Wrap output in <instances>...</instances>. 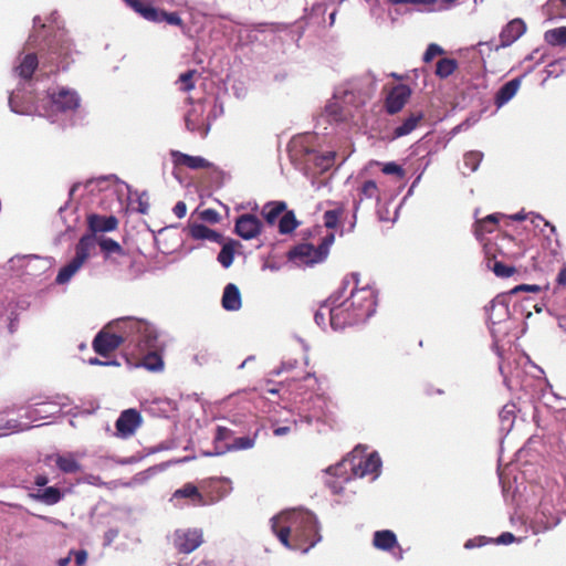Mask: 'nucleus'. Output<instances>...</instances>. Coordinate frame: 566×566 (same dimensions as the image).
Listing matches in <instances>:
<instances>
[{
  "mask_svg": "<svg viewBox=\"0 0 566 566\" xmlns=\"http://www.w3.org/2000/svg\"><path fill=\"white\" fill-rule=\"evenodd\" d=\"M353 284L349 296L334 304L331 298L321 304L329 308V325L334 331H344L347 326L364 323L375 312L377 291L368 281H363L357 273L348 274L343 281V287Z\"/></svg>",
  "mask_w": 566,
  "mask_h": 566,
  "instance_id": "obj_1",
  "label": "nucleus"
},
{
  "mask_svg": "<svg viewBox=\"0 0 566 566\" xmlns=\"http://www.w3.org/2000/svg\"><path fill=\"white\" fill-rule=\"evenodd\" d=\"M81 98L75 90L56 86L48 91L46 97L39 104L30 96L24 101L21 90L12 91L9 96V106L12 112L20 115H39L48 117L52 123L57 120L60 114H69L80 106Z\"/></svg>",
  "mask_w": 566,
  "mask_h": 566,
  "instance_id": "obj_2",
  "label": "nucleus"
},
{
  "mask_svg": "<svg viewBox=\"0 0 566 566\" xmlns=\"http://www.w3.org/2000/svg\"><path fill=\"white\" fill-rule=\"evenodd\" d=\"M272 531L289 548L308 552L317 542V526L314 514L305 511L281 513L272 518Z\"/></svg>",
  "mask_w": 566,
  "mask_h": 566,
  "instance_id": "obj_3",
  "label": "nucleus"
},
{
  "mask_svg": "<svg viewBox=\"0 0 566 566\" xmlns=\"http://www.w3.org/2000/svg\"><path fill=\"white\" fill-rule=\"evenodd\" d=\"M366 449L358 446L347 457L334 467L326 470L329 476L326 485L332 493L343 492L345 484L353 478H363L376 473L381 467V460L377 452L365 455Z\"/></svg>",
  "mask_w": 566,
  "mask_h": 566,
  "instance_id": "obj_4",
  "label": "nucleus"
},
{
  "mask_svg": "<svg viewBox=\"0 0 566 566\" xmlns=\"http://www.w3.org/2000/svg\"><path fill=\"white\" fill-rule=\"evenodd\" d=\"M130 331H136V354L140 356V365L150 371L161 370L164 360L155 328L143 319H128L124 322Z\"/></svg>",
  "mask_w": 566,
  "mask_h": 566,
  "instance_id": "obj_5",
  "label": "nucleus"
},
{
  "mask_svg": "<svg viewBox=\"0 0 566 566\" xmlns=\"http://www.w3.org/2000/svg\"><path fill=\"white\" fill-rule=\"evenodd\" d=\"M128 319L134 318L126 317L116 322V327L118 331H122V334L108 333L104 329L97 333L92 344L94 352L103 357H108L125 342L134 344L136 338V331H130L129 327L124 324V322Z\"/></svg>",
  "mask_w": 566,
  "mask_h": 566,
  "instance_id": "obj_6",
  "label": "nucleus"
},
{
  "mask_svg": "<svg viewBox=\"0 0 566 566\" xmlns=\"http://www.w3.org/2000/svg\"><path fill=\"white\" fill-rule=\"evenodd\" d=\"M96 240L93 235H83L75 245V255L62 266L55 277L57 284L67 283L88 260L91 252L95 249Z\"/></svg>",
  "mask_w": 566,
  "mask_h": 566,
  "instance_id": "obj_7",
  "label": "nucleus"
},
{
  "mask_svg": "<svg viewBox=\"0 0 566 566\" xmlns=\"http://www.w3.org/2000/svg\"><path fill=\"white\" fill-rule=\"evenodd\" d=\"M346 218V208L343 203H336L331 210L324 213V226L327 234L321 240V262L328 256V247L334 242L335 235L343 234V220Z\"/></svg>",
  "mask_w": 566,
  "mask_h": 566,
  "instance_id": "obj_8",
  "label": "nucleus"
},
{
  "mask_svg": "<svg viewBox=\"0 0 566 566\" xmlns=\"http://www.w3.org/2000/svg\"><path fill=\"white\" fill-rule=\"evenodd\" d=\"M75 53L67 34L60 31L50 40L48 62L56 64L57 69L66 70Z\"/></svg>",
  "mask_w": 566,
  "mask_h": 566,
  "instance_id": "obj_9",
  "label": "nucleus"
},
{
  "mask_svg": "<svg viewBox=\"0 0 566 566\" xmlns=\"http://www.w3.org/2000/svg\"><path fill=\"white\" fill-rule=\"evenodd\" d=\"M38 66V56L34 53H28L23 56H19L13 67V75L20 78V84L14 91L21 90L24 101L33 96L32 75Z\"/></svg>",
  "mask_w": 566,
  "mask_h": 566,
  "instance_id": "obj_10",
  "label": "nucleus"
},
{
  "mask_svg": "<svg viewBox=\"0 0 566 566\" xmlns=\"http://www.w3.org/2000/svg\"><path fill=\"white\" fill-rule=\"evenodd\" d=\"M411 96V90L406 84L394 86L388 93L385 101V108L389 114L398 113Z\"/></svg>",
  "mask_w": 566,
  "mask_h": 566,
  "instance_id": "obj_11",
  "label": "nucleus"
},
{
  "mask_svg": "<svg viewBox=\"0 0 566 566\" xmlns=\"http://www.w3.org/2000/svg\"><path fill=\"white\" fill-rule=\"evenodd\" d=\"M140 423V413L135 409H127L120 413L116 420L115 427L120 437L127 438L135 433Z\"/></svg>",
  "mask_w": 566,
  "mask_h": 566,
  "instance_id": "obj_12",
  "label": "nucleus"
},
{
  "mask_svg": "<svg viewBox=\"0 0 566 566\" xmlns=\"http://www.w3.org/2000/svg\"><path fill=\"white\" fill-rule=\"evenodd\" d=\"M261 228L262 223L254 214H242L235 221V232L244 240H250L259 235Z\"/></svg>",
  "mask_w": 566,
  "mask_h": 566,
  "instance_id": "obj_13",
  "label": "nucleus"
},
{
  "mask_svg": "<svg viewBox=\"0 0 566 566\" xmlns=\"http://www.w3.org/2000/svg\"><path fill=\"white\" fill-rule=\"evenodd\" d=\"M170 157L176 167H186L192 170L210 169L213 167V164L205 157L187 155L179 150H171Z\"/></svg>",
  "mask_w": 566,
  "mask_h": 566,
  "instance_id": "obj_14",
  "label": "nucleus"
},
{
  "mask_svg": "<svg viewBox=\"0 0 566 566\" xmlns=\"http://www.w3.org/2000/svg\"><path fill=\"white\" fill-rule=\"evenodd\" d=\"M202 543V534L197 530L176 533L175 546L181 554H190Z\"/></svg>",
  "mask_w": 566,
  "mask_h": 566,
  "instance_id": "obj_15",
  "label": "nucleus"
},
{
  "mask_svg": "<svg viewBox=\"0 0 566 566\" xmlns=\"http://www.w3.org/2000/svg\"><path fill=\"white\" fill-rule=\"evenodd\" d=\"M289 259L297 265L314 264L318 261V249L310 243H301L290 250Z\"/></svg>",
  "mask_w": 566,
  "mask_h": 566,
  "instance_id": "obj_16",
  "label": "nucleus"
},
{
  "mask_svg": "<svg viewBox=\"0 0 566 566\" xmlns=\"http://www.w3.org/2000/svg\"><path fill=\"white\" fill-rule=\"evenodd\" d=\"M509 297L510 293L500 294L485 307L489 319L493 324L501 323L510 317Z\"/></svg>",
  "mask_w": 566,
  "mask_h": 566,
  "instance_id": "obj_17",
  "label": "nucleus"
},
{
  "mask_svg": "<svg viewBox=\"0 0 566 566\" xmlns=\"http://www.w3.org/2000/svg\"><path fill=\"white\" fill-rule=\"evenodd\" d=\"M527 30V25L522 18L511 20L500 33L501 46L506 48L518 40Z\"/></svg>",
  "mask_w": 566,
  "mask_h": 566,
  "instance_id": "obj_18",
  "label": "nucleus"
},
{
  "mask_svg": "<svg viewBox=\"0 0 566 566\" xmlns=\"http://www.w3.org/2000/svg\"><path fill=\"white\" fill-rule=\"evenodd\" d=\"M222 496L219 495L218 497L211 499V502L219 500ZM180 499H188L190 500V503L193 506H205L210 503L198 490V488L191 483L188 482L184 484L180 489H177L172 494V500H180Z\"/></svg>",
  "mask_w": 566,
  "mask_h": 566,
  "instance_id": "obj_19",
  "label": "nucleus"
},
{
  "mask_svg": "<svg viewBox=\"0 0 566 566\" xmlns=\"http://www.w3.org/2000/svg\"><path fill=\"white\" fill-rule=\"evenodd\" d=\"M87 226L94 237V233L97 232H109L114 231L118 227V220L114 216H101V214H90L87 217Z\"/></svg>",
  "mask_w": 566,
  "mask_h": 566,
  "instance_id": "obj_20",
  "label": "nucleus"
},
{
  "mask_svg": "<svg viewBox=\"0 0 566 566\" xmlns=\"http://www.w3.org/2000/svg\"><path fill=\"white\" fill-rule=\"evenodd\" d=\"M145 19L151 22L160 23L166 22L170 25H181L182 20L177 12H166L155 7L145 10Z\"/></svg>",
  "mask_w": 566,
  "mask_h": 566,
  "instance_id": "obj_21",
  "label": "nucleus"
},
{
  "mask_svg": "<svg viewBox=\"0 0 566 566\" xmlns=\"http://www.w3.org/2000/svg\"><path fill=\"white\" fill-rule=\"evenodd\" d=\"M221 304L227 311H238L241 308V293L235 284L229 283L226 285Z\"/></svg>",
  "mask_w": 566,
  "mask_h": 566,
  "instance_id": "obj_22",
  "label": "nucleus"
},
{
  "mask_svg": "<svg viewBox=\"0 0 566 566\" xmlns=\"http://www.w3.org/2000/svg\"><path fill=\"white\" fill-rule=\"evenodd\" d=\"M520 86V78H513L505 83L503 86H501L500 90L495 93L494 97V104L496 105V107H502L503 105L507 104L509 101H512L516 92L518 91Z\"/></svg>",
  "mask_w": 566,
  "mask_h": 566,
  "instance_id": "obj_23",
  "label": "nucleus"
},
{
  "mask_svg": "<svg viewBox=\"0 0 566 566\" xmlns=\"http://www.w3.org/2000/svg\"><path fill=\"white\" fill-rule=\"evenodd\" d=\"M500 214H490L483 219H479L473 224V233L475 238L482 241L488 233H493L497 228Z\"/></svg>",
  "mask_w": 566,
  "mask_h": 566,
  "instance_id": "obj_24",
  "label": "nucleus"
},
{
  "mask_svg": "<svg viewBox=\"0 0 566 566\" xmlns=\"http://www.w3.org/2000/svg\"><path fill=\"white\" fill-rule=\"evenodd\" d=\"M373 545L381 551H390L399 546L397 535L390 530L376 531L373 536Z\"/></svg>",
  "mask_w": 566,
  "mask_h": 566,
  "instance_id": "obj_25",
  "label": "nucleus"
},
{
  "mask_svg": "<svg viewBox=\"0 0 566 566\" xmlns=\"http://www.w3.org/2000/svg\"><path fill=\"white\" fill-rule=\"evenodd\" d=\"M189 235L195 240H209L212 242H220L222 240L220 233L201 223L190 224Z\"/></svg>",
  "mask_w": 566,
  "mask_h": 566,
  "instance_id": "obj_26",
  "label": "nucleus"
},
{
  "mask_svg": "<svg viewBox=\"0 0 566 566\" xmlns=\"http://www.w3.org/2000/svg\"><path fill=\"white\" fill-rule=\"evenodd\" d=\"M30 496L46 505H54L63 499V493L59 488L49 486L43 490H39L36 493L30 494Z\"/></svg>",
  "mask_w": 566,
  "mask_h": 566,
  "instance_id": "obj_27",
  "label": "nucleus"
},
{
  "mask_svg": "<svg viewBox=\"0 0 566 566\" xmlns=\"http://www.w3.org/2000/svg\"><path fill=\"white\" fill-rule=\"evenodd\" d=\"M255 438L252 437H239L233 440L231 444L224 446L222 450L213 451V452H206V455H220L226 453L227 451H238V450H247L254 447Z\"/></svg>",
  "mask_w": 566,
  "mask_h": 566,
  "instance_id": "obj_28",
  "label": "nucleus"
},
{
  "mask_svg": "<svg viewBox=\"0 0 566 566\" xmlns=\"http://www.w3.org/2000/svg\"><path fill=\"white\" fill-rule=\"evenodd\" d=\"M286 210V203L284 201H272L268 202L262 209V216L269 224H274L277 218L283 214Z\"/></svg>",
  "mask_w": 566,
  "mask_h": 566,
  "instance_id": "obj_29",
  "label": "nucleus"
},
{
  "mask_svg": "<svg viewBox=\"0 0 566 566\" xmlns=\"http://www.w3.org/2000/svg\"><path fill=\"white\" fill-rule=\"evenodd\" d=\"M55 464L60 471L66 474L76 473L81 471V464L77 462L73 453H67L63 455L57 454L55 458Z\"/></svg>",
  "mask_w": 566,
  "mask_h": 566,
  "instance_id": "obj_30",
  "label": "nucleus"
},
{
  "mask_svg": "<svg viewBox=\"0 0 566 566\" xmlns=\"http://www.w3.org/2000/svg\"><path fill=\"white\" fill-rule=\"evenodd\" d=\"M423 119L421 112L411 113L402 124L395 129V137H403L406 134H410L418 124Z\"/></svg>",
  "mask_w": 566,
  "mask_h": 566,
  "instance_id": "obj_31",
  "label": "nucleus"
},
{
  "mask_svg": "<svg viewBox=\"0 0 566 566\" xmlns=\"http://www.w3.org/2000/svg\"><path fill=\"white\" fill-rule=\"evenodd\" d=\"M545 41L552 46L566 45V27L554 28L545 31Z\"/></svg>",
  "mask_w": 566,
  "mask_h": 566,
  "instance_id": "obj_32",
  "label": "nucleus"
},
{
  "mask_svg": "<svg viewBox=\"0 0 566 566\" xmlns=\"http://www.w3.org/2000/svg\"><path fill=\"white\" fill-rule=\"evenodd\" d=\"M359 200L364 199H380V190L374 180H365L358 188Z\"/></svg>",
  "mask_w": 566,
  "mask_h": 566,
  "instance_id": "obj_33",
  "label": "nucleus"
},
{
  "mask_svg": "<svg viewBox=\"0 0 566 566\" xmlns=\"http://www.w3.org/2000/svg\"><path fill=\"white\" fill-rule=\"evenodd\" d=\"M488 268L491 269L497 277H511L514 273H516V270L513 268V265L505 264L502 261L495 260L494 258L489 259Z\"/></svg>",
  "mask_w": 566,
  "mask_h": 566,
  "instance_id": "obj_34",
  "label": "nucleus"
},
{
  "mask_svg": "<svg viewBox=\"0 0 566 566\" xmlns=\"http://www.w3.org/2000/svg\"><path fill=\"white\" fill-rule=\"evenodd\" d=\"M298 226V222L295 218V214L293 211H286L282 214L280 221H279V231L282 234H287L293 232L296 227Z\"/></svg>",
  "mask_w": 566,
  "mask_h": 566,
  "instance_id": "obj_35",
  "label": "nucleus"
},
{
  "mask_svg": "<svg viewBox=\"0 0 566 566\" xmlns=\"http://www.w3.org/2000/svg\"><path fill=\"white\" fill-rule=\"evenodd\" d=\"M458 67L457 60L454 59H441L437 64V76L439 78H447V76H451L452 73L455 72Z\"/></svg>",
  "mask_w": 566,
  "mask_h": 566,
  "instance_id": "obj_36",
  "label": "nucleus"
},
{
  "mask_svg": "<svg viewBox=\"0 0 566 566\" xmlns=\"http://www.w3.org/2000/svg\"><path fill=\"white\" fill-rule=\"evenodd\" d=\"M203 112V104L202 103H198L196 104L192 109H190L188 112V114L186 115V124H187V127L189 129H195L196 126L199 124L200 119V115L202 114Z\"/></svg>",
  "mask_w": 566,
  "mask_h": 566,
  "instance_id": "obj_37",
  "label": "nucleus"
},
{
  "mask_svg": "<svg viewBox=\"0 0 566 566\" xmlns=\"http://www.w3.org/2000/svg\"><path fill=\"white\" fill-rule=\"evenodd\" d=\"M289 145L291 146L289 148V151L291 155H293V153H304V155L306 157H308V159L304 160L305 164L313 161V164L316 166V159L318 158V156L315 154L314 150L308 149L306 144L298 143V144H289Z\"/></svg>",
  "mask_w": 566,
  "mask_h": 566,
  "instance_id": "obj_38",
  "label": "nucleus"
},
{
  "mask_svg": "<svg viewBox=\"0 0 566 566\" xmlns=\"http://www.w3.org/2000/svg\"><path fill=\"white\" fill-rule=\"evenodd\" d=\"M98 244H99L101 249L107 254H111V253L124 254V250L120 247V244L111 238H102L98 241Z\"/></svg>",
  "mask_w": 566,
  "mask_h": 566,
  "instance_id": "obj_39",
  "label": "nucleus"
},
{
  "mask_svg": "<svg viewBox=\"0 0 566 566\" xmlns=\"http://www.w3.org/2000/svg\"><path fill=\"white\" fill-rule=\"evenodd\" d=\"M482 158L483 155L479 153V150H470L464 155L463 164L470 171H474L480 165Z\"/></svg>",
  "mask_w": 566,
  "mask_h": 566,
  "instance_id": "obj_40",
  "label": "nucleus"
},
{
  "mask_svg": "<svg viewBox=\"0 0 566 566\" xmlns=\"http://www.w3.org/2000/svg\"><path fill=\"white\" fill-rule=\"evenodd\" d=\"M234 259V251L230 244H224L218 254V261L223 268H229Z\"/></svg>",
  "mask_w": 566,
  "mask_h": 566,
  "instance_id": "obj_41",
  "label": "nucleus"
},
{
  "mask_svg": "<svg viewBox=\"0 0 566 566\" xmlns=\"http://www.w3.org/2000/svg\"><path fill=\"white\" fill-rule=\"evenodd\" d=\"M232 434V431L226 427H218L214 436V451L222 450L224 447H220V443L227 439H229Z\"/></svg>",
  "mask_w": 566,
  "mask_h": 566,
  "instance_id": "obj_42",
  "label": "nucleus"
},
{
  "mask_svg": "<svg viewBox=\"0 0 566 566\" xmlns=\"http://www.w3.org/2000/svg\"><path fill=\"white\" fill-rule=\"evenodd\" d=\"M196 74V71H187L182 74H180L178 82L181 84V90L185 92H188L195 87L193 83V75Z\"/></svg>",
  "mask_w": 566,
  "mask_h": 566,
  "instance_id": "obj_43",
  "label": "nucleus"
},
{
  "mask_svg": "<svg viewBox=\"0 0 566 566\" xmlns=\"http://www.w3.org/2000/svg\"><path fill=\"white\" fill-rule=\"evenodd\" d=\"M125 3L145 19V10L151 9V4L144 0H124Z\"/></svg>",
  "mask_w": 566,
  "mask_h": 566,
  "instance_id": "obj_44",
  "label": "nucleus"
},
{
  "mask_svg": "<svg viewBox=\"0 0 566 566\" xmlns=\"http://www.w3.org/2000/svg\"><path fill=\"white\" fill-rule=\"evenodd\" d=\"M384 175H395L399 179H403L405 170L403 168L396 163H386L382 165Z\"/></svg>",
  "mask_w": 566,
  "mask_h": 566,
  "instance_id": "obj_45",
  "label": "nucleus"
},
{
  "mask_svg": "<svg viewBox=\"0 0 566 566\" xmlns=\"http://www.w3.org/2000/svg\"><path fill=\"white\" fill-rule=\"evenodd\" d=\"M443 52H444L443 49L441 46H439V44L431 43L426 49L422 60L424 63H430L434 56L440 55Z\"/></svg>",
  "mask_w": 566,
  "mask_h": 566,
  "instance_id": "obj_46",
  "label": "nucleus"
},
{
  "mask_svg": "<svg viewBox=\"0 0 566 566\" xmlns=\"http://www.w3.org/2000/svg\"><path fill=\"white\" fill-rule=\"evenodd\" d=\"M439 0H389V3L391 4H406L411 3L416 6H422L428 8V10L432 7H434Z\"/></svg>",
  "mask_w": 566,
  "mask_h": 566,
  "instance_id": "obj_47",
  "label": "nucleus"
},
{
  "mask_svg": "<svg viewBox=\"0 0 566 566\" xmlns=\"http://www.w3.org/2000/svg\"><path fill=\"white\" fill-rule=\"evenodd\" d=\"M200 219L209 223H217L220 220V216L214 209L209 208L200 212Z\"/></svg>",
  "mask_w": 566,
  "mask_h": 566,
  "instance_id": "obj_48",
  "label": "nucleus"
},
{
  "mask_svg": "<svg viewBox=\"0 0 566 566\" xmlns=\"http://www.w3.org/2000/svg\"><path fill=\"white\" fill-rule=\"evenodd\" d=\"M542 291L541 286L537 284H520L516 285L513 290L509 292V294L514 295L518 292H533V293H539Z\"/></svg>",
  "mask_w": 566,
  "mask_h": 566,
  "instance_id": "obj_49",
  "label": "nucleus"
},
{
  "mask_svg": "<svg viewBox=\"0 0 566 566\" xmlns=\"http://www.w3.org/2000/svg\"><path fill=\"white\" fill-rule=\"evenodd\" d=\"M499 416L500 419L502 420V423H507L509 426H511L514 418V406H504L500 411Z\"/></svg>",
  "mask_w": 566,
  "mask_h": 566,
  "instance_id": "obj_50",
  "label": "nucleus"
},
{
  "mask_svg": "<svg viewBox=\"0 0 566 566\" xmlns=\"http://www.w3.org/2000/svg\"><path fill=\"white\" fill-rule=\"evenodd\" d=\"M489 543H492V539H489L486 537H475L473 539L467 541V543L464 544V547L470 549V548H474V547H480V546L486 545Z\"/></svg>",
  "mask_w": 566,
  "mask_h": 566,
  "instance_id": "obj_51",
  "label": "nucleus"
},
{
  "mask_svg": "<svg viewBox=\"0 0 566 566\" xmlns=\"http://www.w3.org/2000/svg\"><path fill=\"white\" fill-rule=\"evenodd\" d=\"M513 542H515V537L512 532H503L501 535L496 537L493 543L500 544V545H510Z\"/></svg>",
  "mask_w": 566,
  "mask_h": 566,
  "instance_id": "obj_52",
  "label": "nucleus"
},
{
  "mask_svg": "<svg viewBox=\"0 0 566 566\" xmlns=\"http://www.w3.org/2000/svg\"><path fill=\"white\" fill-rule=\"evenodd\" d=\"M336 157V153H329L327 156H321V174L324 172V170L328 169Z\"/></svg>",
  "mask_w": 566,
  "mask_h": 566,
  "instance_id": "obj_53",
  "label": "nucleus"
},
{
  "mask_svg": "<svg viewBox=\"0 0 566 566\" xmlns=\"http://www.w3.org/2000/svg\"><path fill=\"white\" fill-rule=\"evenodd\" d=\"M457 0H438L434 7L430 8L429 11H441L449 9L454 4Z\"/></svg>",
  "mask_w": 566,
  "mask_h": 566,
  "instance_id": "obj_54",
  "label": "nucleus"
},
{
  "mask_svg": "<svg viewBox=\"0 0 566 566\" xmlns=\"http://www.w3.org/2000/svg\"><path fill=\"white\" fill-rule=\"evenodd\" d=\"M174 213L179 218H184L187 213V206L184 201H178L174 207Z\"/></svg>",
  "mask_w": 566,
  "mask_h": 566,
  "instance_id": "obj_55",
  "label": "nucleus"
},
{
  "mask_svg": "<svg viewBox=\"0 0 566 566\" xmlns=\"http://www.w3.org/2000/svg\"><path fill=\"white\" fill-rule=\"evenodd\" d=\"M74 557H75V563L77 566H82L85 564L86 559H87V553L86 551L84 549H81V551H76L74 553Z\"/></svg>",
  "mask_w": 566,
  "mask_h": 566,
  "instance_id": "obj_56",
  "label": "nucleus"
},
{
  "mask_svg": "<svg viewBox=\"0 0 566 566\" xmlns=\"http://www.w3.org/2000/svg\"><path fill=\"white\" fill-rule=\"evenodd\" d=\"M88 363H90L91 365H98V366H112V365H118V364H117V361H115V360H107V361H103V360H101V359H98V358H96V357L91 358V359L88 360Z\"/></svg>",
  "mask_w": 566,
  "mask_h": 566,
  "instance_id": "obj_57",
  "label": "nucleus"
},
{
  "mask_svg": "<svg viewBox=\"0 0 566 566\" xmlns=\"http://www.w3.org/2000/svg\"><path fill=\"white\" fill-rule=\"evenodd\" d=\"M48 482H49V479H48V476H46V475H44V474H39V475H36V476H35V479H34V483H35V485H38V486H44V485H46V484H48Z\"/></svg>",
  "mask_w": 566,
  "mask_h": 566,
  "instance_id": "obj_58",
  "label": "nucleus"
},
{
  "mask_svg": "<svg viewBox=\"0 0 566 566\" xmlns=\"http://www.w3.org/2000/svg\"><path fill=\"white\" fill-rule=\"evenodd\" d=\"M557 282L562 285H566V268H563L558 273Z\"/></svg>",
  "mask_w": 566,
  "mask_h": 566,
  "instance_id": "obj_59",
  "label": "nucleus"
},
{
  "mask_svg": "<svg viewBox=\"0 0 566 566\" xmlns=\"http://www.w3.org/2000/svg\"><path fill=\"white\" fill-rule=\"evenodd\" d=\"M289 431H290L289 427H277L274 429L273 432L275 436H283V434H286Z\"/></svg>",
  "mask_w": 566,
  "mask_h": 566,
  "instance_id": "obj_60",
  "label": "nucleus"
},
{
  "mask_svg": "<svg viewBox=\"0 0 566 566\" xmlns=\"http://www.w3.org/2000/svg\"><path fill=\"white\" fill-rule=\"evenodd\" d=\"M332 107H333V106H332V105H329V106L327 107V109H331V112H332V113H334V115H335V119H337V120H343V119H345V117H346V116L344 115V113H343V112L337 113L336 111L332 109Z\"/></svg>",
  "mask_w": 566,
  "mask_h": 566,
  "instance_id": "obj_61",
  "label": "nucleus"
},
{
  "mask_svg": "<svg viewBox=\"0 0 566 566\" xmlns=\"http://www.w3.org/2000/svg\"><path fill=\"white\" fill-rule=\"evenodd\" d=\"M264 391H265L266 394H272V395H274V394H277V392H279V388H277V387H274V386H273V387H268V388H265V390H264Z\"/></svg>",
  "mask_w": 566,
  "mask_h": 566,
  "instance_id": "obj_62",
  "label": "nucleus"
},
{
  "mask_svg": "<svg viewBox=\"0 0 566 566\" xmlns=\"http://www.w3.org/2000/svg\"><path fill=\"white\" fill-rule=\"evenodd\" d=\"M70 563V557H64L59 560V566H67Z\"/></svg>",
  "mask_w": 566,
  "mask_h": 566,
  "instance_id": "obj_63",
  "label": "nucleus"
},
{
  "mask_svg": "<svg viewBox=\"0 0 566 566\" xmlns=\"http://www.w3.org/2000/svg\"><path fill=\"white\" fill-rule=\"evenodd\" d=\"M512 219H513V220H524V219H525V217H524V216H522V214H515V216H513V217H512Z\"/></svg>",
  "mask_w": 566,
  "mask_h": 566,
  "instance_id": "obj_64",
  "label": "nucleus"
}]
</instances>
